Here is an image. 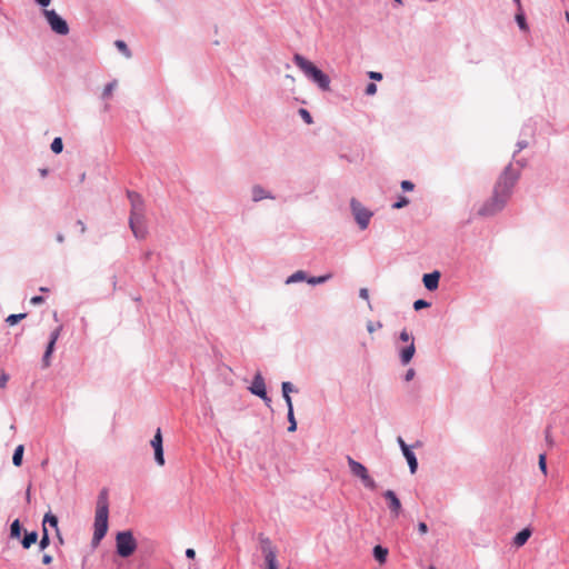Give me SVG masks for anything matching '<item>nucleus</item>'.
Segmentation results:
<instances>
[{
	"instance_id": "obj_33",
	"label": "nucleus",
	"mask_w": 569,
	"mask_h": 569,
	"mask_svg": "<svg viewBox=\"0 0 569 569\" xmlns=\"http://www.w3.org/2000/svg\"><path fill=\"white\" fill-rule=\"evenodd\" d=\"M10 377L4 370H0V390L7 388Z\"/></svg>"
},
{
	"instance_id": "obj_20",
	"label": "nucleus",
	"mask_w": 569,
	"mask_h": 569,
	"mask_svg": "<svg viewBox=\"0 0 569 569\" xmlns=\"http://www.w3.org/2000/svg\"><path fill=\"white\" fill-rule=\"evenodd\" d=\"M38 540V533L36 531L28 532L24 535V538L22 539V546L23 548L28 549Z\"/></svg>"
},
{
	"instance_id": "obj_37",
	"label": "nucleus",
	"mask_w": 569,
	"mask_h": 569,
	"mask_svg": "<svg viewBox=\"0 0 569 569\" xmlns=\"http://www.w3.org/2000/svg\"><path fill=\"white\" fill-rule=\"evenodd\" d=\"M429 306H430V303L422 299L416 300L413 303L415 310H420V309L427 308Z\"/></svg>"
},
{
	"instance_id": "obj_55",
	"label": "nucleus",
	"mask_w": 569,
	"mask_h": 569,
	"mask_svg": "<svg viewBox=\"0 0 569 569\" xmlns=\"http://www.w3.org/2000/svg\"><path fill=\"white\" fill-rule=\"evenodd\" d=\"M526 146H527V143H526V142H525V143H520V144H519V150H521V149H522V148H525Z\"/></svg>"
},
{
	"instance_id": "obj_25",
	"label": "nucleus",
	"mask_w": 569,
	"mask_h": 569,
	"mask_svg": "<svg viewBox=\"0 0 569 569\" xmlns=\"http://www.w3.org/2000/svg\"><path fill=\"white\" fill-rule=\"evenodd\" d=\"M114 44H116V47L118 48V50H119L120 52H122L127 58H130V57H131V52H130V50H129V48H128V46H127V43H126L124 41H122V40H117V41L114 42Z\"/></svg>"
},
{
	"instance_id": "obj_18",
	"label": "nucleus",
	"mask_w": 569,
	"mask_h": 569,
	"mask_svg": "<svg viewBox=\"0 0 569 569\" xmlns=\"http://www.w3.org/2000/svg\"><path fill=\"white\" fill-rule=\"evenodd\" d=\"M267 198H270V199H273L272 196H270L263 188H261L260 186H254L252 188V200L253 201H260L262 199H267Z\"/></svg>"
},
{
	"instance_id": "obj_31",
	"label": "nucleus",
	"mask_w": 569,
	"mask_h": 569,
	"mask_svg": "<svg viewBox=\"0 0 569 569\" xmlns=\"http://www.w3.org/2000/svg\"><path fill=\"white\" fill-rule=\"evenodd\" d=\"M50 543L49 535L47 528L43 529V533L39 543L40 549H46Z\"/></svg>"
},
{
	"instance_id": "obj_34",
	"label": "nucleus",
	"mask_w": 569,
	"mask_h": 569,
	"mask_svg": "<svg viewBox=\"0 0 569 569\" xmlns=\"http://www.w3.org/2000/svg\"><path fill=\"white\" fill-rule=\"evenodd\" d=\"M282 396H287V395H290V392H293V391H297L293 387V385L289 381H284L282 382Z\"/></svg>"
},
{
	"instance_id": "obj_7",
	"label": "nucleus",
	"mask_w": 569,
	"mask_h": 569,
	"mask_svg": "<svg viewBox=\"0 0 569 569\" xmlns=\"http://www.w3.org/2000/svg\"><path fill=\"white\" fill-rule=\"evenodd\" d=\"M43 16L46 17L53 32L61 36H66L69 33L68 23L54 10L44 9Z\"/></svg>"
},
{
	"instance_id": "obj_53",
	"label": "nucleus",
	"mask_w": 569,
	"mask_h": 569,
	"mask_svg": "<svg viewBox=\"0 0 569 569\" xmlns=\"http://www.w3.org/2000/svg\"><path fill=\"white\" fill-rule=\"evenodd\" d=\"M40 174H41V177H46L48 174V170L47 169H40Z\"/></svg>"
},
{
	"instance_id": "obj_24",
	"label": "nucleus",
	"mask_w": 569,
	"mask_h": 569,
	"mask_svg": "<svg viewBox=\"0 0 569 569\" xmlns=\"http://www.w3.org/2000/svg\"><path fill=\"white\" fill-rule=\"evenodd\" d=\"M21 535V526H20V522L19 520H14L12 523H11V527H10V536L12 538H19Z\"/></svg>"
},
{
	"instance_id": "obj_57",
	"label": "nucleus",
	"mask_w": 569,
	"mask_h": 569,
	"mask_svg": "<svg viewBox=\"0 0 569 569\" xmlns=\"http://www.w3.org/2000/svg\"><path fill=\"white\" fill-rule=\"evenodd\" d=\"M429 569H437V568H436V567H433V566H430V567H429Z\"/></svg>"
},
{
	"instance_id": "obj_16",
	"label": "nucleus",
	"mask_w": 569,
	"mask_h": 569,
	"mask_svg": "<svg viewBox=\"0 0 569 569\" xmlns=\"http://www.w3.org/2000/svg\"><path fill=\"white\" fill-rule=\"evenodd\" d=\"M531 536V530L529 528H525L522 529L520 532H518L516 535V537L513 538V545L516 547H521L523 546L528 539L530 538Z\"/></svg>"
},
{
	"instance_id": "obj_1",
	"label": "nucleus",
	"mask_w": 569,
	"mask_h": 569,
	"mask_svg": "<svg viewBox=\"0 0 569 569\" xmlns=\"http://www.w3.org/2000/svg\"><path fill=\"white\" fill-rule=\"evenodd\" d=\"M518 178L519 172L509 164L499 177L492 197L481 207L479 214L492 216L500 211L509 200Z\"/></svg>"
},
{
	"instance_id": "obj_29",
	"label": "nucleus",
	"mask_w": 569,
	"mask_h": 569,
	"mask_svg": "<svg viewBox=\"0 0 569 569\" xmlns=\"http://www.w3.org/2000/svg\"><path fill=\"white\" fill-rule=\"evenodd\" d=\"M63 149V143H62V139L61 138H54L52 143H51V150L54 152V153H60Z\"/></svg>"
},
{
	"instance_id": "obj_51",
	"label": "nucleus",
	"mask_w": 569,
	"mask_h": 569,
	"mask_svg": "<svg viewBox=\"0 0 569 569\" xmlns=\"http://www.w3.org/2000/svg\"><path fill=\"white\" fill-rule=\"evenodd\" d=\"M77 224L80 227L81 233H84L87 231V227L82 220H78Z\"/></svg>"
},
{
	"instance_id": "obj_27",
	"label": "nucleus",
	"mask_w": 569,
	"mask_h": 569,
	"mask_svg": "<svg viewBox=\"0 0 569 569\" xmlns=\"http://www.w3.org/2000/svg\"><path fill=\"white\" fill-rule=\"evenodd\" d=\"M288 421H289L288 431L289 432L296 431V429H297V421L295 419L293 408H290V410L288 411Z\"/></svg>"
},
{
	"instance_id": "obj_4",
	"label": "nucleus",
	"mask_w": 569,
	"mask_h": 569,
	"mask_svg": "<svg viewBox=\"0 0 569 569\" xmlns=\"http://www.w3.org/2000/svg\"><path fill=\"white\" fill-rule=\"evenodd\" d=\"M117 552L120 557L128 558L137 549V541L131 531H120L116 537Z\"/></svg>"
},
{
	"instance_id": "obj_41",
	"label": "nucleus",
	"mask_w": 569,
	"mask_h": 569,
	"mask_svg": "<svg viewBox=\"0 0 569 569\" xmlns=\"http://www.w3.org/2000/svg\"><path fill=\"white\" fill-rule=\"evenodd\" d=\"M368 76L370 79L378 80V81L382 79V74L380 72H376V71H370L368 73Z\"/></svg>"
},
{
	"instance_id": "obj_9",
	"label": "nucleus",
	"mask_w": 569,
	"mask_h": 569,
	"mask_svg": "<svg viewBox=\"0 0 569 569\" xmlns=\"http://www.w3.org/2000/svg\"><path fill=\"white\" fill-rule=\"evenodd\" d=\"M351 209H352V213L359 224V227L363 230L368 227L369 224V221L372 217V213L367 210L359 201H357L356 199H352L351 200Z\"/></svg>"
},
{
	"instance_id": "obj_42",
	"label": "nucleus",
	"mask_w": 569,
	"mask_h": 569,
	"mask_svg": "<svg viewBox=\"0 0 569 569\" xmlns=\"http://www.w3.org/2000/svg\"><path fill=\"white\" fill-rule=\"evenodd\" d=\"M377 328H381V323L378 322L377 326L373 322H369L367 325V329L370 333H372Z\"/></svg>"
},
{
	"instance_id": "obj_32",
	"label": "nucleus",
	"mask_w": 569,
	"mask_h": 569,
	"mask_svg": "<svg viewBox=\"0 0 569 569\" xmlns=\"http://www.w3.org/2000/svg\"><path fill=\"white\" fill-rule=\"evenodd\" d=\"M516 20H517V23L519 26V28L523 31H527L528 30V24L526 22V19H525V16L523 13H517L516 16Z\"/></svg>"
},
{
	"instance_id": "obj_36",
	"label": "nucleus",
	"mask_w": 569,
	"mask_h": 569,
	"mask_svg": "<svg viewBox=\"0 0 569 569\" xmlns=\"http://www.w3.org/2000/svg\"><path fill=\"white\" fill-rule=\"evenodd\" d=\"M299 114L301 116V118L305 120L306 123H308V124L312 123V117L308 110L300 109Z\"/></svg>"
},
{
	"instance_id": "obj_44",
	"label": "nucleus",
	"mask_w": 569,
	"mask_h": 569,
	"mask_svg": "<svg viewBox=\"0 0 569 569\" xmlns=\"http://www.w3.org/2000/svg\"><path fill=\"white\" fill-rule=\"evenodd\" d=\"M415 375H416L415 370H413L412 368H411V369H409V370L406 372L405 380H406V381H410V380H412V379H413V377H415Z\"/></svg>"
},
{
	"instance_id": "obj_40",
	"label": "nucleus",
	"mask_w": 569,
	"mask_h": 569,
	"mask_svg": "<svg viewBox=\"0 0 569 569\" xmlns=\"http://www.w3.org/2000/svg\"><path fill=\"white\" fill-rule=\"evenodd\" d=\"M413 183L411 181H408V180H403L401 182V188L405 190V191H411L413 189Z\"/></svg>"
},
{
	"instance_id": "obj_49",
	"label": "nucleus",
	"mask_w": 569,
	"mask_h": 569,
	"mask_svg": "<svg viewBox=\"0 0 569 569\" xmlns=\"http://www.w3.org/2000/svg\"><path fill=\"white\" fill-rule=\"evenodd\" d=\"M36 2L46 9L51 3V0H36Z\"/></svg>"
},
{
	"instance_id": "obj_50",
	"label": "nucleus",
	"mask_w": 569,
	"mask_h": 569,
	"mask_svg": "<svg viewBox=\"0 0 569 569\" xmlns=\"http://www.w3.org/2000/svg\"><path fill=\"white\" fill-rule=\"evenodd\" d=\"M42 562H43L44 565H50V563L52 562V556H50V555H47V553H46V555L42 557Z\"/></svg>"
},
{
	"instance_id": "obj_11",
	"label": "nucleus",
	"mask_w": 569,
	"mask_h": 569,
	"mask_svg": "<svg viewBox=\"0 0 569 569\" xmlns=\"http://www.w3.org/2000/svg\"><path fill=\"white\" fill-rule=\"evenodd\" d=\"M249 390L260 397L268 406L270 405L271 399L267 395L264 379L260 372L256 373Z\"/></svg>"
},
{
	"instance_id": "obj_54",
	"label": "nucleus",
	"mask_w": 569,
	"mask_h": 569,
	"mask_svg": "<svg viewBox=\"0 0 569 569\" xmlns=\"http://www.w3.org/2000/svg\"><path fill=\"white\" fill-rule=\"evenodd\" d=\"M57 240H58L59 242H62V241L64 240V238H63V236H62V234H58Z\"/></svg>"
},
{
	"instance_id": "obj_12",
	"label": "nucleus",
	"mask_w": 569,
	"mask_h": 569,
	"mask_svg": "<svg viewBox=\"0 0 569 569\" xmlns=\"http://www.w3.org/2000/svg\"><path fill=\"white\" fill-rule=\"evenodd\" d=\"M151 446L154 450V459L159 466L164 465V457H163V447H162V435L161 429L158 428L153 439L151 440Z\"/></svg>"
},
{
	"instance_id": "obj_56",
	"label": "nucleus",
	"mask_w": 569,
	"mask_h": 569,
	"mask_svg": "<svg viewBox=\"0 0 569 569\" xmlns=\"http://www.w3.org/2000/svg\"><path fill=\"white\" fill-rule=\"evenodd\" d=\"M518 6H520V0H513Z\"/></svg>"
},
{
	"instance_id": "obj_23",
	"label": "nucleus",
	"mask_w": 569,
	"mask_h": 569,
	"mask_svg": "<svg viewBox=\"0 0 569 569\" xmlns=\"http://www.w3.org/2000/svg\"><path fill=\"white\" fill-rule=\"evenodd\" d=\"M27 317V313H18V315H10L7 317L6 322L9 326L17 325L20 320L24 319Z\"/></svg>"
},
{
	"instance_id": "obj_35",
	"label": "nucleus",
	"mask_w": 569,
	"mask_h": 569,
	"mask_svg": "<svg viewBox=\"0 0 569 569\" xmlns=\"http://www.w3.org/2000/svg\"><path fill=\"white\" fill-rule=\"evenodd\" d=\"M408 203H409L408 198L401 196V197H399L398 201L392 204V208L401 209V208L406 207Z\"/></svg>"
},
{
	"instance_id": "obj_15",
	"label": "nucleus",
	"mask_w": 569,
	"mask_h": 569,
	"mask_svg": "<svg viewBox=\"0 0 569 569\" xmlns=\"http://www.w3.org/2000/svg\"><path fill=\"white\" fill-rule=\"evenodd\" d=\"M439 279H440V273L438 271H435V272H431V273H426L423 276V284L425 287L432 291V290H436L439 286Z\"/></svg>"
},
{
	"instance_id": "obj_8",
	"label": "nucleus",
	"mask_w": 569,
	"mask_h": 569,
	"mask_svg": "<svg viewBox=\"0 0 569 569\" xmlns=\"http://www.w3.org/2000/svg\"><path fill=\"white\" fill-rule=\"evenodd\" d=\"M399 338L401 341L409 343L407 347L400 349V360L402 365H408L416 352L415 339L409 335L407 330H402Z\"/></svg>"
},
{
	"instance_id": "obj_45",
	"label": "nucleus",
	"mask_w": 569,
	"mask_h": 569,
	"mask_svg": "<svg viewBox=\"0 0 569 569\" xmlns=\"http://www.w3.org/2000/svg\"><path fill=\"white\" fill-rule=\"evenodd\" d=\"M418 530H419V532H420L421 535H425V533H427V532H428V527H427V525H426L425 522H420V523L418 525Z\"/></svg>"
},
{
	"instance_id": "obj_17",
	"label": "nucleus",
	"mask_w": 569,
	"mask_h": 569,
	"mask_svg": "<svg viewBox=\"0 0 569 569\" xmlns=\"http://www.w3.org/2000/svg\"><path fill=\"white\" fill-rule=\"evenodd\" d=\"M403 456H405V458L408 461V465H409V468H410V472L415 473L417 471V468H418V462H417L416 456L413 455V452L409 448H405Z\"/></svg>"
},
{
	"instance_id": "obj_22",
	"label": "nucleus",
	"mask_w": 569,
	"mask_h": 569,
	"mask_svg": "<svg viewBox=\"0 0 569 569\" xmlns=\"http://www.w3.org/2000/svg\"><path fill=\"white\" fill-rule=\"evenodd\" d=\"M23 451H24V448L22 445H19L14 452H13V457H12V462L16 467H20L21 463H22V457H23Z\"/></svg>"
},
{
	"instance_id": "obj_38",
	"label": "nucleus",
	"mask_w": 569,
	"mask_h": 569,
	"mask_svg": "<svg viewBox=\"0 0 569 569\" xmlns=\"http://www.w3.org/2000/svg\"><path fill=\"white\" fill-rule=\"evenodd\" d=\"M539 468L543 475H547L546 456L543 453L539 456Z\"/></svg>"
},
{
	"instance_id": "obj_43",
	"label": "nucleus",
	"mask_w": 569,
	"mask_h": 569,
	"mask_svg": "<svg viewBox=\"0 0 569 569\" xmlns=\"http://www.w3.org/2000/svg\"><path fill=\"white\" fill-rule=\"evenodd\" d=\"M359 296L365 299V300H369V291L367 288H361L360 291H359Z\"/></svg>"
},
{
	"instance_id": "obj_3",
	"label": "nucleus",
	"mask_w": 569,
	"mask_h": 569,
	"mask_svg": "<svg viewBox=\"0 0 569 569\" xmlns=\"http://www.w3.org/2000/svg\"><path fill=\"white\" fill-rule=\"evenodd\" d=\"M131 200L130 227L136 238L143 239L147 234V227L143 216V203L138 194L129 193Z\"/></svg>"
},
{
	"instance_id": "obj_10",
	"label": "nucleus",
	"mask_w": 569,
	"mask_h": 569,
	"mask_svg": "<svg viewBox=\"0 0 569 569\" xmlns=\"http://www.w3.org/2000/svg\"><path fill=\"white\" fill-rule=\"evenodd\" d=\"M267 569H278L277 553L269 538H260Z\"/></svg>"
},
{
	"instance_id": "obj_21",
	"label": "nucleus",
	"mask_w": 569,
	"mask_h": 569,
	"mask_svg": "<svg viewBox=\"0 0 569 569\" xmlns=\"http://www.w3.org/2000/svg\"><path fill=\"white\" fill-rule=\"evenodd\" d=\"M307 274L305 271L302 270H298L296 271L295 273H292L287 280H286V283L287 284H290V283H293V282H299V281H303V280H307Z\"/></svg>"
},
{
	"instance_id": "obj_13",
	"label": "nucleus",
	"mask_w": 569,
	"mask_h": 569,
	"mask_svg": "<svg viewBox=\"0 0 569 569\" xmlns=\"http://www.w3.org/2000/svg\"><path fill=\"white\" fill-rule=\"evenodd\" d=\"M60 331H61V328H57L56 330L52 331V333L50 336V341L47 346V349H46L43 358H42L43 368H48L51 365L50 358L54 350L56 342L60 336Z\"/></svg>"
},
{
	"instance_id": "obj_6",
	"label": "nucleus",
	"mask_w": 569,
	"mask_h": 569,
	"mask_svg": "<svg viewBox=\"0 0 569 569\" xmlns=\"http://www.w3.org/2000/svg\"><path fill=\"white\" fill-rule=\"evenodd\" d=\"M347 461L352 476L359 478L366 488L371 490L377 488L375 480L370 477L368 469L362 463L356 461L351 457H347Z\"/></svg>"
},
{
	"instance_id": "obj_19",
	"label": "nucleus",
	"mask_w": 569,
	"mask_h": 569,
	"mask_svg": "<svg viewBox=\"0 0 569 569\" xmlns=\"http://www.w3.org/2000/svg\"><path fill=\"white\" fill-rule=\"evenodd\" d=\"M373 556L377 561H379L380 563H385L387 560L388 550L381 546H376L373 548Z\"/></svg>"
},
{
	"instance_id": "obj_48",
	"label": "nucleus",
	"mask_w": 569,
	"mask_h": 569,
	"mask_svg": "<svg viewBox=\"0 0 569 569\" xmlns=\"http://www.w3.org/2000/svg\"><path fill=\"white\" fill-rule=\"evenodd\" d=\"M186 556H187L189 559H194V557H196V551H194V549H192V548H188V549L186 550Z\"/></svg>"
},
{
	"instance_id": "obj_58",
	"label": "nucleus",
	"mask_w": 569,
	"mask_h": 569,
	"mask_svg": "<svg viewBox=\"0 0 569 569\" xmlns=\"http://www.w3.org/2000/svg\"><path fill=\"white\" fill-rule=\"evenodd\" d=\"M395 1L398 2V3H401V0H395Z\"/></svg>"
},
{
	"instance_id": "obj_2",
	"label": "nucleus",
	"mask_w": 569,
	"mask_h": 569,
	"mask_svg": "<svg viewBox=\"0 0 569 569\" xmlns=\"http://www.w3.org/2000/svg\"><path fill=\"white\" fill-rule=\"evenodd\" d=\"M293 61L296 66L318 87L325 91L330 89V79L323 73L320 69H318L311 61L307 60L301 54H295Z\"/></svg>"
},
{
	"instance_id": "obj_52",
	"label": "nucleus",
	"mask_w": 569,
	"mask_h": 569,
	"mask_svg": "<svg viewBox=\"0 0 569 569\" xmlns=\"http://www.w3.org/2000/svg\"><path fill=\"white\" fill-rule=\"evenodd\" d=\"M398 442H399V445L401 447V450H402V453H403L405 452V448H409V447L406 445V442L400 437L398 438Z\"/></svg>"
},
{
	"instance_id": "obj_47",
	"label": "nucleus",
	"mask_w": 569,
	"mask_h": 569,
	"mask_svg": "<svg viewBox=\"0 0 569 569\" xmlns=\"http://www.w3.org/2000/svg\"><path fill=\"white\" fill-rule=\"evenodd\" d=\"M283 399H284V401H286V403H287L288 411H289V410H290V408H293V406H292V399H291L290 395L283 396Z\"/></svg>"
},
{
	"instance_id": "obj_5",
	"label": "nucleus",
	"mask_w": 569,
	"mask_h": 569,
	"mask_svg": "<svg viewBox=\"0 0 569 569\" xmlns=\"http://www.w3.org/2000/svg\"><path fill=\"white\" fill-rule=\"evenodd\" d=\"M108 530V506L99 505L94 518L93 542L99 543Z\"/></svg>"
},
{
	"instance_id": "obj_30",
	"label": "nucleus",
	"mask_w": 569,
	"mask_h": 569,
	"mask_svg": "<svg viewBox=\"0 0 569 569\" xmlns=\"http://www.w3.org/2000/svg\"><path fill=\"white\" fill-rule=\"evenodd\" d=\"M117 84H118L117 81H112V82L108 83L103 89V93H102L103 98H109L112 94L113 90L116 89Z\"/></svg>"
},
{
	"instance_id": "obj_26",
	"label": "nucleus",
	"mask_w": 569,
	"mask_h": 569,
	"mask_svg": "<svg viewBox=\"0 0 569 569\" xmlns=\"http://www.w3.org/2000/svg\"><path fill=\"white\" fill-rule=\"evenodd\" d=\"M49 523L51 527L56 528L58 527V518L52 513H47L43 519V529L46 528V525Z\"/></svg>"
},
{
	"instance_id": "obj_28",
	"label": "nucleus",
	"mask_w": 569,
	"mask_h": 569,
	"mask_svg": "<svg viewBox=\"0 0 569 569\" xmlns=\"http://www.w3.org/2000/svg\"><path fill=\"white\" fill-rule=\"evenodd\" d=\"M330 278H331V274H326V276H320V277H311V278L307 279V282L310 284H319V283L326 282Z\"/></svg>"
},
{
	"instance_id": "obj_46",
	"label": "nucleus",
	"mask_w": 569,
	"mask_h": 569,
	"mask_svg": "<svg viewBox=\"0 0 569 569\" xmlns=\"http://www.w3.org/2000/svg\"><path fill=\"white\" fill-rule=\"evenodd\" d=\"M30 302H31L32 305H39V303L43 302V298H42L41 296L32 297V298H31V300H30Z\"/></svg>"
},
{
	"instance_id": "obj_14",
	"label": "nucleus",
	"mask_w": 569,
	"mask_h": 569,
	"mask_svg": "<svg viewBox=\"0 0 569 569\" xmlns=\"http://www.w3.org/2000/svg\"><path fill=\"white\" fill-rule=\"evenodd\" d=\"M383 497L388 501L390 512L393 517H398L401 511V502L392 490L383 492Z\"/></svg>"
},
{
	"instance_id": "obj_39",
	"label": "nucleus",
	"mask_w": 569,
	"mask_h": 569,
	"mask_svg": "<svg viewBox=\"0 0 569 569\" xmlns=\"http://www.w3.org/2000/svg\"><path fill=\"white\" fill-rule=\"evenodd\" d=\"M377 92V86L375 83H369L366 88V94L372 96Z\"/></svg>"
}]
</instances>
